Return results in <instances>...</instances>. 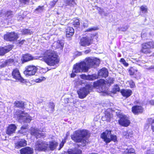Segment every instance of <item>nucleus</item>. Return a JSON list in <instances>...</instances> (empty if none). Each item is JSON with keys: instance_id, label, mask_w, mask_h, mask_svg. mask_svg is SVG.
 I'll return each mask as SVG.
<instances>
[{"instance_id": "nucleus-13", "label": "nucleus", "mask_w": 154, "mask_h": 154, "mask_svg": "<svg viewBox=\"0 0 154 154\" xmlns=\"http://www.w3.org/2000/svg\"><path fill=\"white\" fill-rule=\"evenodd\" d=\"M18 38L17 34L14 32L8 33L4 36V39L5 40L10 41H14Z\"/></svg>"}, {"instance_id": "nucleus-42", "label": "nucleus", "mask_w": 154, "mask_h": 154, "mask_svg": "<svg viewBox=\"0 0 154 154\" xmlns=\"http://www.w3.org/2000/svg\"><path fill=\"white\" fill-rule=\"evenodd\" d=\"M80 23L79 22V20L78 19H75L74 20V22L73 23V25L77 27L79 25Z\"/></svg>"}, {"instance_id": "nucleus-23", "label": "nucleus", "mask_w": 154, "mask_h": 154, "mask_svg": "<svg viewBox=\"0 0 154 154\" xmlns=\"http://www.w3.org/2000/svg\"><path fill=\"white\" fill-rule=\"evenodd\" d=\"M74 32V29L72 27H68L66 29V36L67 37H70L73 35Z\"/></svg>"}, {"instance_id": "nucleus-51", "label": "nucleus", "mask_w": 154, "mask_h": 154, "mask_svg": "<svg viewBox=\"0 0 154 154\" xmlns=\"http://www.w3.org/2000/svg\"><path fill=\"white\" fill-rule=\"evenodd\" d=\"M140 9L142 11H143L144 12H146L147 11V9L146 6H142L141 7Z\"/></svg>"}, {"instance_id": "nucleus-24", "label": "nucleus", "mask_w": 154, "mask_h": 154, "mask_svg": "<svg viewBox=\"0 0 154 154\" xmlns=\"http://www.w3.org/2000/svg\"><path fill=\"white\" fill-rule=\"evenodd\" d=\"M108 75V72L107 69L105 68H103L100 70L98 72V75L106 78Z\"/></svg>"}, {"instance_id": "nucleus-10", "label": "nucleus", "mask_w": 154, "mask_h": 154, "mask_svg": "<svg viewBox=\"0 0 154 154\" xmlns=\"http://www.w3.org/2000/svg\"><path fill=\"white\" fill-rule=\"evenodd\" d=\"M105 81L104 80L101 79L94 82L93 86L94 87H97V86L99 87L100 92L106 93V89L105 88Z\"/></svg>"}, {"instance_id": "nucleus-43", "label": "nucleus", "mask_w": 154, "mask_h": 154, "mask_svg": "<svg viewBox=\"0 0 154 154\" xmlns=\"http://www.w3.org/2000/svg\"><path fill=\"white\" fill-rule=\"evenodd\" d=\"M27 126H23L21 128V129L19 131L20 133H23L24 132H25L26 129L27 128Z\"/></svg>"}, {"instance_id": "nucleus-64", "label": "nucleus", "mask_w": 154, "mask_h": 154, "mask_svg": "<svg viewBox=\"0 0 154 154\" xmlns=\"http://www.w3.org/2000/svg\"><path fill=\"white\" fill-rule=\"evenodd\" d=\"M79 83L80 84H81V82L80 81L79 82Z\"/></svg>"}, {"instance_id": "nucleus-15", "label": "nucleus", "mask_w": 154, "mask_h": 154, "mask_svg": "<svg viewBox=\"0 0 154 154\" xmlns=\"http://www.w3.org/2000/svg\"><path fill=\"white\" fill-rule=\"evenodd\" d=\"M40 132L37 128H32L30 130L31 134L35 136L37 138L45 136V134Z\"/></svg>"}, {"instance_id": "nucleus-28", "label": "nucleus", "mask_w": 154, "mask_h": 154, "mask_svg": "<svg viewBox=\"0 0 154 154\" xmlns=\"http://www.w3.org/2000/svg\"><path fill=\"white\" fill-rule=\"evenodd\" d=\"M13 16V12L11 11H8L5 13V18L6 19H11Z\"/></svg>"}, {"instance_id": "nucleus-39", "label": "nucleus", "mask_w": 154, "mask_h": 154, "mask_svg": "<svg viewBox=\"0 0 154 154\" xmlns=\"http://www.w3.org/2000/svg\"><path fill=\"white\" fill-rule=\"evenodd\" d=\"M114 81V79L112 78H109L107 81H105V84L107 83L108 85H109L113 83Z\"/></svg>"}, {"instance_id": "nucleus-58", "label": "nucleus", "mask_w": 154, "mask_h": 154, "mask_svg": "<svg viewBox=\"0 0 154 154\" xmlns=\"http://www.w3.org/2000/svg\"><path fill=\"white\" fill-rule=\"evenodd\" d=\"M25 40H22L21 41H20V42H19V44L22 45L24 43V42H25Z\"/></svg>"}, {"instance_id": "nucleus-40", "label": "nucleus", "mask_w": 154, "mask_h": 154, "mask_svg": "<svg viewBox=\"0 0 154 154\" xmlns=\"http://www.w3.org/2000/svg\"><path fill=\"white\" fill-rule=\"evenodd\" d=\"M46 78L44 77H41L35 80V82L37 83L41 82L42 81L45 80Z\"/></svg>"}, {"instance_id": "nucleus-61", "label": "nucleus", "mask_w": 154, "mask_h": 154, "mask_svg": "<svg viewBox=\"0 0 154 154\" xmlns=\"http://www.w3.org/2000/svg\"><path fill=\"white\" fill-rule=\"evenodd\" d=\"M144 31H143L141 33V37L142 38L144 37V33H143Z\"/></svg>"}, {"instance_id": "nucleus-50", "label": "nucleus", "mask_w": 154, "mask_h": 154, "mask_svg": "<svg viewBox=\"0 0 154 154\" xmlns=\"http://www.w3.org/2000/svg\"><path fill=\"white\" fill-rule=\"evenodd\" d=\"M129 85L130 86V87L131 88H133L135 86V83L134 82L132 81L131 80L129 82Z\"/></svg>"}, {"instance_id": "nucleus-17", "label": "nucleus", "mask_w": 154, "mask_h": 154, "mask_svg": "<svg viewBox=\"0 0 154 154\" xmlns=\"http://www.w3.org/2000/svg\"><path fill=\"white\" fill-rule=\"evenodd\" d=\"M12 49L11 45H9L5 47H0V55H3Z\"/></svg>"}, {"instance_id": "nucleus-2", "label": "nucleus", "mask_w": 154, "mask_h": 154, "mask_svg": "<svg viewBox=\"0 0 154 154\" xmlns=\"http://www.w3.org/2000/svg\"><path fill=\"white\" fill-rule=\"evenodd\" d=\"M43 59L47 64L49 66H54L59 62L56 52L51 50H47L45 52Z\"/></svg>"}, {"instance_id": "nucleus-38", "label": "nucleus", "mask_w": 154, "mask_h": 154, "mask_svg": "<svg viewBox=\"0 0 154 154\" xmlns=\"http://www.w3.org/2000/svg\"><path fill=\"white\" fill-rule=\"evenodd\" d=\"M23 34H31L32 33V31H31L30 30L24 29L21 31Z\"/></svg>"}, {"instance_id": "nucleus-48", "label": "nucleus", "mask_w": 154, "mask_h": 154, "mask_svg": "<svg viewBox=\"0 0 154 154\" xmlns=\"http://www.w3.org/2000/svg\"><path fill=\"white\" fill-rule=\"evenodd\" d=\"M97 28H95V27L89 28L87 29V30H86L85 32H91L92 31H94L97 30Z\"/></svg>"}, {"instance_id": "nucleus-45", "label": "nucleus", "mask_w": 154, "mask_h": 154, "mask_svg": "<svg viewBox=\"0 0 154 154\" xmlns=\"http://www.w3.org/2000/svg\"><path fill=\"white\" fill-rule=\"evenodd\" d=\"M128 28V27L127 26H125L124 27H121L120 28H119L117 30L118 31H124L127 30Z\"/></svg>"}, {"instance_id": "nucleus-57", "label": "nucleus", "mask_w": 154, "mask_h": 154, "mask_svg": "<svg viewBox=\"0 0 154 154\" xmlns=\"http://www.w3.org/2000/svg\"><path fill=\"white\" fill-rule=\"evenodd\" d=\"M64 143L62 141L60 145V148L59 150L63 146Z\"/></svg>"}, {"instance_id": "nucleus-34", "label": "nucleus", "mask_w": 154, "mask_h": 154, "mask_svg": "<svg viewBox=\"0 0 154 154\" xmlns=\"http://www.w3.org/2000/svg\"><path fill=\"white\" fill-rule=\"evenodd\" d=\"M66 6H72L75 4L74 0H67L65 2Z\"/></svg>"}, {"instance_id": "nucleus-47", "label": "nucleus", "mask_w": 154, "mask_h": 154, "mask_svg": "<svg viewBox=\"0 0 154 154\" xmlns=\"http://www.w3.org/2000/svg\"><path fill=\"white\" fill-rule=\"evenodd\" d=\"M146 154H154V149H152L148 150L146 152Z\"/></svg>"}, {"instance_id": "nucleus-49", "label": "nucleus", "mask_w": 154, "mask_h": 154, "mask_svg": "<svg viewBox=\"0 0 154 154\" xmlns=\"http://www.w3.org/2000/svg\"><path fill=\"white\" fill-rule=\"evenodd\" d=\"M29 0H19L21 4H26V3H29Z\"/></svg>"}, {"instance_id": "nucleus-29", "label": "nucleus", "mask_w": 154, "mask_h": 154, "mask_svg": "<svg viewBox=\"0 0 154 154\" xmlns=\"http://www.w3.org/2000/svg\"><path fill=\"white\" fill-rule=\"evenodd\" d=\"M14 106L17 107L23 108L24 107V103L21 101H17L14 103Z\"/></svg>"}, {"instance_id": "nucleus-33", "label": "nucleus", "mask_w": 154, "mask_h": 154, "mask_svg": "<svg viewBox=\"0 0 154 154\" xmlns=\"http://www.w3.org/2000/svg\"><path fill=\"white\" fill-rule=\"evenodd\" d=\"M112 117V115L109 113H106L105 116L102 118L103 121L106 120L108 122H110L111 119Z\"/></svg>"}, {"instance_id": "nucleus-19", "label": "nucleus", "mask_w": 154, "mask_h": 154, "mask_svg": "<svg viewBox=\"0 0 154 154\" xmlns=\"http://www.w3.org/2000/svg\"><path fill=\"white\" fill-rule=\"evenodd\" d=\"M143 108L141 106H135L132 108V111L135 114H137L142 113L143 111Z\"/></svg>"}, {"instance_id": "nucleus-12", "label": "nucleus", "mask_w": 154, "mask_h": 154, "mask_svg": "<svg viewBox=\"0 0 154 154\" xmlns=\"http://www.w3.org/2000/svg\"><path fill=\"white\" fill-rule=\"evenodd\" d=\"M93 40L91 37H83L80 39L79 43L81 46L86 47L89 46L92 43Z\"/></svg>"}, {"instance_id": "nucleus-20", "label": "nucleus", "mask_w": 154, "mask_h": 154, "mask_svg": "<svg viewBox=\"0 0 154 154\" xmlns=\"http://www.w3.org/2000/svg\"><path fill=\"white\" fill-rule=\"evenodd\" d=\"M15 148L17 149L25 146L26 144V141L24 139H21L15 143Z\"/></svg>"}, {"instance_id": "nucleus-30", "label": "nucleus", "mask_w": 154, "mask_h": 154, "mask_svg": "<svg viewBox=\"0 0 154 154\" xmlns=\"http://www.w3.org/2000/svg\"><path fill=\"white\" fill-rule=\"evenodd\" d=\"M69 154H81V151L78 149H75L68 151Z\"/></svg>"}, {"instance_id": "nucleus-27", "label": "nucleus", "mask_w": 154, "mask_h": 154, "mask_svg": "<svg viewBox=\"0 0 154 154\" xmlns=\"http://www.w3.org/2000/svg\"><path fill=\"white\" fill-rule=\"evenodd\" d=\"M48 145L50 149L51 150H53L56 148L57 146L58 145V144L57 142L55 141H53L50 142L48 144Z\"/></svg>"}, {"instance_id": "nucleus-3", "label": "nucleus", "mask_w": 154, "mask_h": 154, "mask_svg": "<svg viewBox=\"0 0 154 154\" xmlns=\"http://www.w3.org/2000/svg\"><path fill=\"white\" fill-rule=\"evenodd\" d=\"M88 133V131L86 130H78L71 135V139L76 142L81 143L82 146H84L87 142L85 136Z\"/></svg>"}, {"instance_id": "nucleus-46", "label": "nucleus", "mask_w": 154, "mask_h": 154, "mask_svg": "<svg viewBox=\"0 0 154 154\" xmlns=\"http://www.w3.org/2000/svg\"><path fill=\"white\" fill-rule=\"evenodd\" d=\"M120 62L125 66H127L128 65V64L126 62L125 60L123 58H121Z\"/></svg>"}, {"instance_id": "nucleus-41", "label": "nucleus", "mask_w": 154, "mask_h": 154, "mask_svg": "<svg viewBox=\"0 0 154 154\" xmlns=\"http://www.w3.org/2000/svg\"><path fill=\"white\" fill-rule=\"evenodd\" d=\"M149 122L151 123L152 129V131L154 132V119H148Z\"/></svg>"}, {"instance_id": "nucleus-7", "label": "nucleus", "mask_w": 154, "mask_h": 154, "mask_svg": "<svg viewBox=\"0 0 154 154\" xmlns=\"http://www.w3.org/2000/svg\"><path fill=\"white\" fill-rule=\"evenodd\" d=\"M48 144L47 142L42 140L36 142L35 145V149L38 151H45L47 150L48 147Z\"/></svg>"}, {"instance_id": "nucleus-21", "label": "nucleus", "mask_w": 154, "mask_h": 154, "mask_svg": "<svg viewBox=\"0 0 154 154\" xmlns=\"http://www.w3.org/2000/svg\"><path fill=\"white\" fill-rule=\"evenodd\" d=\"M34 59V57L29 54H26L23 55L21 60L23 62H26L32 60Z\"/></svg>"}, {"instance_id": "nucleus-14", "label": "nucleus", "mask_w": 154, "mask_h": 154, "mask_svg": "<svg viewBox=\"0 0 154 154\" xmlns=\"http://www.w3.org/2000/svg\"><path fill=\"white\" fill-rule=\"evenodd\" d=\"M12 76L13 78L18 81L23 82L24 81L23 79L21 77L18 69H14L12 72Z\"/></svg>"}, {"instance_id": "nucleus-63", "label": "nucleus", "mask_w": 154, "mask_h": 154, "mask_svg": "<svg viewBox=\"0 0 154 154\" xmlns=\"http://www.w3.org/2000/svg\"><path fill=\"white\" fill-rule=\"evenodd\" d=\"M58 0H54L53 1H54V2L55 3H56V2L58 1Z\"/></svg>"}, {"instance_id": "nucleus-32", "label": "nucleus", "mask_w": 154, "mask_h": 154, "mask_svg": "<svg viewBox=\"0 0 154 154\" xmlns=\"http://www.w3.org/2000/svg\"><path fill=\"white\" fill-rule=\"evenodd\" d=\"M80 77L82 79L89 80H93V75H89L86 76L85 74H83L80 75Z\"/></svg>"}, {"instance_id": "nucleus-6", "label": "nucleus", "mask_w": 154, "mask_h": 154, "mask_svg": "<svg viewBox=\"0 0 154 154\" xmlns=\"http://www.w3.org/2000/svg\"><path fill=\"white\" fill-rule=\"evenodd\" d=\"M154 43L152 42H149L144 43L142 45V48L141 51L145 54H150L151 52V49L153 48Z\"/></svg>"}, {"instance_id": "nucleus-4", "label": "nucleus", "mask_w": 154, "mask_h": 154, "mask_svg": "<svg viewBox=\"0 0 154 154\" xmlns=\"http://www.w3.org/2000/svg\"><path fill=\"white\" fill-rule=\"evenodd\" d=\"M93 86L91 85H88L85 87L80 88L77 91L79 97L80 99L85 98L89 93V91L92 89Z\"/></svg>"}, {"instance_id": "nucleus-31", "label": "nucleus", "mask_w": 154, "mask_h": 154, "mask_svg": "<svg viewBox=\"0 0 154 154\" xmlns=\"http://www.w3.org/2000/svg\"><path fill=\"white\" fill-rule=\"evenodd\" d=\"M54 103H50L48 104V108L47 107L46 109H48V111L51 112L54 111Z\"/></svg>"}, {"instance_id": "nucleus-22", "label": "nucleus", "mask_w": 154, "mask_h": 154, "mask_svg": "<svg viewBox=\"0 0 154 154\" xmlns=\"http://www.w3.org/2000/svg\"><path fill=\"white\" fill-rule=\"evenodd\" d=\"M121 92L124 97L126 98L130 96L132 94V91L130 89H123L121 91Z\"/></svg>"}, {"instance_id": "nucleus-54", "label": "nucleus", "mask_w": 154, "mask_h": 154, "mask_svg": "<svg viewBox=\"0 0 154 154\" xmlns=\"http://www.w3.org/2000/svg\"><path fill=\"white\" fill-rule=\"evenodd\" d=\"M83 26L84 27H87L88 26V21L86 20H85V22L83 23Z\"/></svg>"}, {"instance_id": "nucleus-60", "label": "nucleus", "mask_w": 154, "mask_h": 154, "mask_svg": "<svg viewBox=\"0 0 154 154\" xmlns=\"http://www.w3.org/2000/svg\"><path fill=\"white\" fill-rule=\"evenodd\" d=\"M91 51V50L90 49H87L85 50V53L86 54H88Z\"/></svg>"}, {"instance_id": "nucleus-16", "label": "nucleus", "mask_w": 154, "mask_h": 154, "mask_svg": "<svg viewBox=\"0 0 154 154\" xmlns=\"http://www.w3.org/2000/svg\"><path fill=\"white\" fill-rule=\"evenodd\" d=\"M16 129L17 127L15 125L11 124L8 126L7 129L6 134L9 135H11L15 132Z\"/></svg>"}, {"instance_id": "nucleus-35", "label": "nucleus", "mask_w": 154, "mask_h": 154, "mask_svg": "<svg viewBox=\"0 0 154 154\" xmlns=\"http://www.w3.org/2000/svg\"><path fill=\"white\" fill-rule=\"evenodd\" d=\"M137 71L136 68L134 67H131L129 70V72L131 75H133Z\"/></svg>"}, {"instance_id": "nucleus-56", "label": "nucleus", "mask_w": 154, "mask_h": 154, "mask_svg": "<svg viewBox=\"0 0 154 154\" xmlns=\"http://www.w3.org/2000/svg\"><path fill=\"white\" fill-rule=\"evenodd\" d=\"M56 4V3L54 2V1H53L50 2V6L52 7H53Z\"/></svg>"}, {"instance_id": "nucleus-1", "label": "nucleus", "mask_w": 154, "mask_h": 154, "mask_svg": "<svg viewBox=\"0 0 154 154\" xmlns=\"http://www.w3.org/2000/svg\"><path fill=\"white\" fill-rule=\"evenodd\" d=\"M100 63L99 60L96 58H86L84 61L74 65L71 77H75L76 75L75 73L87 72L91 67L96 68L98 66Z\"/></svg>"}, {"instance_id": "nucleus-26", "label": "nucleus", "mask_w": 154, "mask_h": 154, "mask_svg": "<svg viewBox=\"0 0 154 154\" xmlns=\"http://www.w3.org/2000/svg\"><path fill=\"white\" fill-rule=\"evenodd\" d=\"M53 46L57 48H62L64 46L63 41L58 40L53 44Z\"/></svg>"}, {"instance_id": "nucleus-11", "label": "nucleus", "mask_w": 154, "mask_h": 154, "mask_svg": "<svg viewBox=\"0 0 154 154\" xmlns=\"http://www.w3.org/2000/svg\"><path fill=\"white\" fill-rule=\"evenodd\" d=\"M118 117L120 118L119 123L120 125L125 127L129 125L130 122L128 116L125 115L120 114L118 115Z\"/></svg>"}, {"instance_id": "nucleus-18", "label": "nucleus", "mask_w": 154, "mask_h": 154, "mask_svg": "<svg viewBox=\"0 0 154 154\" xmlns=\"http://www.w3.org/2000/svg\"><path fill=\"white\" fill-rule=\"evenodd\" d=\"M21 154H32L33 153V149L29 147H26L20 150Z\"/></svg>"}, {"instance_id": "nucleus-8", "label": "nucleus", "mask_w": 154, "mask_h": 154, "mask_svg": "<svg viewBox=\"0 0 154 154\" xmlns=\"http://www.w3.org/2000/svg\"><path fill=\"white\" fill-rule=\"evenodd\" d=\"M37 70V67L35 66L30 65L27 66L24 74L27 77H29L35 75Z\"/></svg>"}, {"instance_id": "nucleus-59", "label": "nucleus", "mask_w": 154, "mask_h": 154, "mask_svg": "<svg viewBox=\"0 0 154 154\" xmlns=\"http://www.w3.org/2000/svg\"><path fill=\"white\" fill-rule=\"evenodd\" d=\"M150 103L152 105H154V100H151L149 101Z\"/></svg>"}, {"instance_id": "nucleus-37", "label": "nucleus", "mask_w": 154, "mask_h": 154, "mask_svg": "<svg viewBox=\"0 0 154 154\" xmlns=\"http://www.w3.org/2000/svg\"><path fill=\"white\" fill-rule=\"evenodd\" d=\"M120 91V88L119 86L118 85H115L112 89V92L115 94L116 92L119 91Z\"/></svg>"}, {"instance_id": "nucleus-53", "label": "nucleus", "mask_w": 154, "mask_h": 154, "mask_svg": "<svg viewBox=\"0 0 154 154\" xmlns=\"http://www.w3.org/2000/svg\"><path fill=\"white\" fill-rule=\"evenodd\" d=\"M13 62L14 60L12 59H10L9 60H7L6 61L7 65Z\"/></svg>"}, {"instance_id": "nucleus-9", "label": "nucleus", "mask_w": 154, "mask_h": 154, "mask_svg": "<svg viewBox=\"0 0 154 154\" xmlns=\"http://www.w3.org/2000/svg\"><path fill=\"white\" fill-rule=\"evenodd\" d=\"M17 115L19 119L22 120L23 122L29 123L32 120V118L23 111L19 110L17 112Z\"/></svg>"}, {"instance_id": "nucleus-52", "label": "nucleus", "mask_w": 154, "mask_h": 154, "mask_svg": "<svg viewBox=\"0 0 154 154\" xmlns=\"http://www.w3.org/2000/svg\"><path fill=\"white\" fill-rule=\"evenodd\" d=\"M7 65V64L6 62H2L1 65H0V68H1L4 67Z\"/></svg>"}, {"instance_id": "nucleus-44", "label": "nucleus", "mask_w": 154, "mask_h": 154, "mask_svg": "<svg viewBox=\"0 0 154 154\" xmlns=\"http://www.w3.org/2000/svg\"><path fill=\"white\" fill-rule=\"evenodd\" d=\"M44 9V6H38L37 8L35 9V11H37L38 12H42Z\"/></svg>"}, {"instance_id": "nucleus-36", "label": "nucleus", "mask_w": 154, "mask_h": 154, "mask_svg": "<svg viewBox=\"0 0 154 154\" xmlns=\"http://www.w3.org/2000/svg\"><path fill=\"white\" fill-rule=\"evenodd\" d=\"M134 150L133 148L127 149L124 152V154H129L131 153H134Z\"/></svg>"}, {"instance_id": "nucleus-62", "label": "nucleus", "mask_w": 154, "mask_h": 154, "mask_svg": "<svg viewBox=\"0 0 154 154\" xmlns=\"http://www.w3.org/2000/svg\"><path fill=\"white\" fill-rule=\"evenodd\" d=\"M154 69V66H151L149 67V69Z\"/></svg>"}, {"instance_id": "nucleus-55", "label": "nucleus", "mask_w": 154, "mask_h": 154, "mask_svg": "<svg viewBox=\"0 0 154 154\" xmlns=\"http://www.w3.org/2000/svg\"><path fill=\"white\" fill-rule=\"evenodd\" d=\"M99 11V13L100 14H102L103 12V9L100 8H98L97 9Z\"/></svg>"}, {"instance_id": "nucleus-5", "label": "nucleus", "mask_w": 154, "mask_h": 154, "mask_svg": "<svg viewBox=\"0 0 154 154\" xmlns=\"http://www.w3.org/2000/svg\"><path fill=\"white\" fill-rule=\"evenodd\" d=\"M101 138L106 143H109L111 140L115 142L117 138L116 135L111 134V131L106 130L101 135Z\"/></svg>"}, {"instance_id": "nucleus-25", "label": "nucleus", "mask_w": 154, "mask_h": 154, "mask_svg": "<svg viewBox=\"0 0 154 154\" xmlns=\"http://www.w3.org/2000/svg\"><path fill=\"white\" fill-rule=\"evenodd\" d=\"M133 132L131 129H128L126 131H124L123 132V134L126 138H129L132 137Z\"/></svg>"}]
</instances>
